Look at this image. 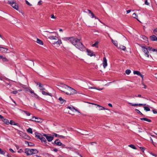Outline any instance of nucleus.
Here are the masks:
<instances>
[{
  "label": "nucleus",
  "instance_id": "obj_32",
  "mask_svg": "<svg viewBox=\"0 0 157 157\" xmlns=\"http://www.w3.org/2000/svg\"><path fill=\"white\" fill-rule=\"evenodd\" d=\"M21 111L22 112H24V113H25L27 116H29L30 115V113L29 112L27 111H25V110H21Z\"/></svg>",
  "mask_w": 157,
  "mask_h": 157
},
{
  "label": "nucleus",
  "instance_id": "obj_10",
  "mask_svg": "<svg viewBox=\"0 0 157 157\" xmlns=\"http://www.w3.org/2000/svg\"><path fill=\"white\" fill-rule=\"evenodd\" d=\"M25 151L28 156L32 155L31 149L26 148L25 149Z\"/></svg>",
  "mask_w": 157,
  "mask_h": 157
},
{
  "label": "nucleus",
  "instance_id": "obj_60",
  "mask_svg": "<svg viewBox=\"0 0 157 157\" xmlns=\"http://www.w3.org/2000/svg\"><path fill=\"white\" fill-rule=\"evenodd\" d=\"M140 149L143 151H144L145 149L144 147H140Z\"/></svg>",
  "mask_w": 157,
  "mask_h": 157
},
{
  "label": "nucleus",
  "instance_id": "obj_39",
  "mask_svg": "<svg viewBox=\"0 0 157 157\" xmlns=\"http://www.w3.org/2000/svg\"><path fill=\"white\" fill-rule=\"evenodd\" d=\"M25 135V138L27 140H29L30 139V137L28 135H27L26 134H24Z\"/></svg>",
  "mask_w": 157,
  "mask_h": 157
},
{
  "label": "nucleus",
  "instance_id": "obj_37",
  "mask_svg": "<svg viewBox=\"0 0 157 157\" xmlns=\"http://www.w3.org/2000/svg\"><path fill=\"white\" fill-rule=\"evenodd\" d=\"M135 111L138 113L140 114L142 116H144V115L139 110L137 109H136Z\"/></svg>",
  "mask_w": 157,
  "mask_h": 157
},
{
  "label": "nucleus",
  "instance_id": "obj_9",
  "mask_svg": "<svg viewBox=\"0 0 157 157\" xmlns=\"http://www.w3.org/2000/svg\"><path fill=\"white\" fill-rule=\"evenodd\" d=\"M102 64L103 67L105 68L107 66V60L105 57H103Z\"/></svg>",
  "mask_w": 157,
  "mask_h": 157
},
{
  "label": "nucleus",
  "instance_id": "obj_56",
  "mask_svg": "<svg viewBox=\"0 0 157 157\" xmlns=\"http://www.w3.org/2000/svg\"><path fill=\"white\" fill-rule=\"evenodd\" d=\"M53 151L55 152H57L58 150L57 148H55L53 150Z\"/></svg>",
  "mask_w": 157,
  "mask_h": 157
},
{
  "label": "nucleus",
  "instance_id": "obj_21",
  "mask_svg": "<svg viewBox=\"0 0 157 157\" xmlns=\"http://www.w3.org/2000/svg\"><path fill=\"white\" fill-rule=\"evenodd\" d=\"M140 119L141 120L146 121L149 122H151V120L146 118H140Z\"/></svg>",
  "mask_w": 157,
  "mask_h": 157
},
{
  "label": "nucleus",
  "instance_id": "obj_64",
  "mask_svg": "<svg viewBox=\"0 0 157 157\" xmlns=\"http://www.w3.org/2000/svg\"><path fill=\"white\" fill-rule=\"evenodd\" d=\"M153 32H157V28L154 30Z\"/></svg>",
  "mask_w": 157,
  "mask_h": 157
},
{
  "label": "nucleus",
  "instance_id": "obj_2",
  "mask_svg": "<svg viewBox=\"0 0 157 157\" xmlns=\"http://www.w3.org/2000/svg\"><path fill=\"white\" fill-rule=\"evenodd\" d=\"M61 85L65 89H66V90L65 91L64 90L63 92L67 94L68 95H73L77 93L76 90L67 85L64 84H62Z\"/></svg>",
  "mask_w": 157,
  "mask_h": 157
},
{
  "label": "nucleus",
  "instance_id": "obj_38",
  "mask_svg": "<svg viewBox=\"0 0 157 157\" xmlns=\"http://www.w3.org/2000/svg\"><path fill=\"white\" fill-rule=\"evenodd\" d=\"M131 72V71L129 69H127L125 71V73L127 75H129Z\"/></svg>",
  "mask_w": 157,
  "mask_h": 157
},
{
  "label": "nucleus",
  "instance_id": "obj_44",
  "mask_svg": "<svg viewBox=\"0 0 157 157\" xmlns=\"http://www.w3.org/2000/svg\"><path fill=\"white\" fill-rule=\"evenodd\" d=\"M25 2H26V3L28 5L30 6H32V4H30L29 2L28 1H27V0H25Z\"/></svg>",
  "mask_w": 157,
  "mask_h": 157
},
{
  "label": "nucleus",
  "instance_id": "obj_22",
  "mask_svg": "<svg viewBox=\"0 0 157 157\" xmlns=\"http://www.w3.org/2000/svg\"><path fill=\"white\" fill-rule=\"evenodd\" d=\"M62 43L61 40H58L57 41L55 42L53 44H55L59 45H60Z\"/></svg>",
  "mask_w": 157,
  "mask_h": 157
},
{
  "label": "nucleus",
  "instance_id": "obj_15",
  "mask_svg": "<svg viewBox=\"0 0 157 157\" xmlns=\"http://www.w3.org/2000/svg\"><path fill=\"white\" fill-rule=\"evenodd\" d=\"M91 104L97 105L98 107V109H99L100 110L105 109L104 107H102V106H101L99 105L94 104V103H91Z\"/></svg>",
  "mask_w": 157,
  "mask_h": 157
},
{
  "label": "nucleus",
  "instance_id": "obj_30",
  "mask_svg": "<svg viewBox=\"0 0 157 157\" xmlns=\"http://www.w3.org/2000/svg\"><path fill=\"white\" fill-rule=\"evenodd\" d=\"M10 124L12 125H16L18 126L19 125L18 124L15 123L12 120H11L10 121Z\"/></svg>",
  "mask_w": 157,
  "mask_h": 157
},
{
  "label": "nucleus",
  "instance_id": "obj_47",
  "mask_svg": "<svg viewBox=\"0 0 157 157\" xmlns=\"http://www.w3.org/2000/svg\"><path fill=\"white\" fill-rule=\"evenodd\" d=\"M54 136H55L56 137H59V135H58L56 133H54Z\"/></svg>",
  "mask_w": 157,
  "mask_h": 157
},
{
  "label": "nucleus",
  "instance_id": "obj_31",
  "mask_svg": "<svg viewBox=\"0 0 157 157\" xmlns=\"http://www.w3.org/2000/svg\"><path fill=\"white\" fill-rule=\"evenodd\" d=\"M98 41H96L94 44H93L92 45V46L93 47H96V48H98Z\"/></svg>",
  "mask_w": 157,
  "mask_h": 157
},
{
  "label": "nucleus",
  "instance_id": "obj_34",
  "mask_svg": "<svg viewBox=\"0 0 157 157\" xmlns=\"http://www.w3.org/2000/svg\"><path fill=\"white\" fill-rule=\"evenodd\" d=\"M27 132H28L32 134L33 133V131L32 129L31 128H29L27 130Z\"/></svg>",
  "mask_w": 157,
  "mask_h": 157
},
{
  "label": "nucleus",
  "instance_id": "obj_14",
  "mask_svg": "<svg viewBox=\"0 0 157 157\" xmlns=\"http://www.w3.org/2000/svg\"><path fill=\"white\" fill-rule=\"evenodd\" d=\"M150 39L151 41H157V37L155 35H152L150 37Z\"/></svg>",
  "mask_w": 157,
  "mask_h": 157
},
{
  "label": "nucleus",
  "instance_id": "obj_18",
  "mask_svg": "<svg viewBox=\"0 0 157 157\" xmlns=\"http://www.w3.org/2000/svg\"><path fill=\"white\" fill-rule=\"evenodd\" d=\"M59 101L60 103L61 104H64L66 102V100L64 99H63L62 97H60L59 98Z\"/></svg>",
  "mask_w": 157,
  "mask_h": 157
},
{
  "label": "nucleus",
  "instance_id": "obj_33",
  "mask_svg": "<svg viewBox=\"0 0 157 157\" xmlns=\"http://www.w3.org/2000/svg\"><path fill=\"white\" fill-rule=\"evenodd\" d=\"M133 73L134 74L137 75H141V73L139 71H133Z\"/></svg>",
  "mask_w": 157,
  "mask_h": 157
},
{
  "label": "nucleus",
  "instance_id": "obj_11",
  "mask_svg": "<svg viewBox=\"0 0 157 157\" xmlns=\"http://www.w3.org/2000/svg\"><path fill=\"white\" fill-rule=\"evenodd\" d=\"M40 140H41L42 143L44 144H45L44 145L45 146H48V145L46 144L47 142V140L44 137H43L42 136V137L41 138Z\"/></svg>",
  "mask_w": 157,
  "mask_h": 157
},
{
  "label": "nucleus",
  "instance_id": "obj_25",
  "mask_svg": "<svg viewBox=\"0 0 157 157\" xmlns=\"http://www.w3.org/2000/svg\"><path fill=\"white\" fill-rule=\"evenodd\" d=\"M2 121L7 124H10L9 120L7 119L4 118H3V119H2Z\"/></svg>",
  "mask_w": 157,
  "mask_h": 157
},
{
  "label": "nucleus",
  "instance_id": "obj_58",
  "mask_svg": "<svg viewBox=\"0 0 157 157\" xmlns=\"http://www.w3.org/2000/svg\"><path fill=\"white\" fill-rule=\"evenodd\" d=\"M59 137H61V138H65V136H63L60 135H59Z\"/></svg>",
  "mask_w": 157,
  "mask_h": 157
},
{
  "label": "nucleus",
  "instance_id": "obj_24",
  "mask_svg": "<svg viewBox=\"0 0 157 157\" xmlns=\"http://www.w3.org/2000/svg\"><path fill=\"white\" fill-rule=\"evenodd\" d=\"M117 48H120L121 49L124 51H126V47L124 46H123L122 45H120L119 46V47L118 48V47H117Z\"/></svg>",
  "mask_w": 157,
  "mask_h": 157
},
{
  "label": "nucleus",
  "instance_id": "obj_29",
  "mask_svg": "<svg viewBox=\"0 0 157 157\" xmlns=\"http://www.w3.org/2000/svg\"><path fill=\"white\" fill-rule=\"evenodd\" d=\"M111 41L112 42V43L115 45L116 46V47H117V48L118 47V43H117V41L116 40H113L112 39L111 40Z\"/></svg>",
  "mask_w": 157,
  "mask_h": 157
},
{
  "label": "nucleus",
  "instance_id": "obj_62",
  "mask_svg": "<svg viewBox=\"0 0 157 157\" xmlns=\"http://www.w3.org/2000/svg\"><path fill=\"white\" fill-rule=\"evenodd\" d=\"M2 119H3V117L2 115H0V119L2 120Z\"/></svg>",
  "mask_w": 157,
  "mask_h": 157
},
{
  "label": "nucleus",
  "instance_id": "obj_52",
  "mask_svg": "<svg viewBox=\"0 0 157 157\" xmlns=\"http://www.w3.org/2000/svg\"><path fill=\"white\" fill-rule=\"evenodd\" d=\"M51 18H52L55 19L56 17L54 16L53 14H52L51 15Z\"/></svg>",
  "mask_w": 157,
  "mask_h": 157
},
{
  "label": "nucleus",
  "instance_id": "obj_23",
  "mask_svg": "<svg viewBox=\"0 0 157 157\" xmlns=\"http://www.w3.org/2000/svg\"><path fill=\"white\" fill-rule=\"evenodd\" d=\"M48 38L51 40H56L58 38L56 36H49Z\"/></svg>",
  "mask_w": 157,
  "mask_h": 157
},
{
  "label": "nucleus",
  "instance_id": "obj_48",
  "mask_svg": "<svg viewBox=\"0 0 157 157\" xmlns=\"http://www.w3.org/2000/svg\"><path fill=\"white\" fill-rule=\"evenodd\" d=\"M145 4L147 5H149V3L148 2L147 0H145Z\"/></svg>",
  "mask_w": 157,
  "mask_h": 157
},
{
  "label": "nucleus",
  "instance_id": "obj_61",
  "mask_svg": "<svg viewBox=\"0 0 157 157\" xmlns=\"http://www.w3.org/2000/svg\"><path fill=\"white\" fill-rule=\"evenodd\" d=\"M35 96V97L36 98L39 99V96L37 95L36 94V95H34Z\"/></svg>",
  "mask_w": 157,
  "mask_h": 157
},
{
  "label": "nucleus",
  "instance_id": "obj_4",
  "mask_svg": "<svg viewBox=\"0 0 157 157\" xmlns=\"http://www.w3.org/2000/svg\"><path fill=\"white\" fill-rule=\"evenodd\" d=\"M43 136L46 137L48 142L52 141L54 139V136H52L51 134H43Z\"/></svg>",
  "mask_w": 157,
  "mask_h": 157
},
{
  "label": "nucleus",
  "instance_id": "obj_16",
  "mask_svg": "<svg viewBox=\"0 0 157 157\" xmlns=\"http://www.w3.org/2000/svg\"><path fill=\"white\" fill-rule=\"evenodd\" d=\"M35 137L37 138V139H39L40 140L41 139L42 136L40 133H38L37 132L35 133Z\"/></svg>",
  "mask_w": 157,
  "mask_h": 157
},
{
  "label": "nucleus",
  "instance_id": "obj_8",
  "mask_svg": "<svg viewBox=\"0 0 157 157\" xmlns=\"http://www.w3.org/2000/svg\"><path fill=\"white\" fill-rule=\"evenodd\" d=\"M86 50L88 55L90 56H95V55L94 54V52L88 49H87Z\"/></svg>",
  "mask_w": 157,
  "mask_h": 157
},
{
  "label": "nucleus",
  "instance_id": "obj_19",
  "mask_svg": "<svg viewBox=\"0 0 157 157\" xmlns=\"http://www.w3.org/2000/svg\"><path fill=\"white\" fill-rule=\"evenodd\" d=\"M32 155L36 154L38 152V151L36 149H31Z\"/></svg>",
  "mask_w": 157,
  "mask_h": 157
},
{
  "label": "nucleus",
  "instance_id": "obj_7",
  "mask_svg": "<svg viewBox=\"0 0 157 157\" xmlns=\"http://www.w3.org/2000/svg\"><path fill=\"white\" fill-rule=\"evenodd\" d=\"M52 144H55L58 146H59L62 145V143L60 142L59 139H56L54 143L52 142Z\"/></svg>",
  "mask_w": 157,
  "mask_h": 157
},
{
  "label": "nucleus",
  "instance_id": "obj_28",
  "mask_svg": "<svg viewBox=\"0 0 157 157\" xmlns=\"http://www.w3.org/2000/svg\"><path fill=\"white\" fill-rule=\"evenodd\" d=\"M62 84H61V86H60V87L59 88V89L61 91L63 92V91L64 90H66V89H65L61 85Z\"/></svg>",
  "mask_w": 157,
  "mask_h": 157
},
{
  "label": "nucleus",
  "instance_id": "obj_51",
  "mask_svg": "<svg viewBox=\"0 0 157 157\" xmlns=\"http://www.w3.org/2000/svg\"><path fill=\"white\" fill-rule=\"evenodd\" d=\"M152 112L154 114H156L157 113V111L155 110H152Z\"/></svg>",
  "mask_w": 157,
  "mask_h": 157
},
{
  "label": "nucleus",
  "instance_id": "obj_49",
  "mask_svg": "<svg viewBox=\"0 0 157 157\" xmlns=\"http://www.w3.org/2000/svg\"><path fill=\"white\" fill-rule=\"evenodd\" d=\"M18 152L19 153H21L23 152V151L22 150L20 149L18 151Z\"/></svg>",
  "mask_w": 157,
  "mask_h": 157
},
{
  "label": "nucleus",
  "instance_id": "obj_59",
  "mask_svg": "<svg viewBox=\"0 0 157 157\" xmlns=\"http://www.w3.org/2000/svg\"><path fill=\"white\" fill-rule=\"evenodd\" d=\"M30 92L31 94H33L34 95H36V94L32 90H30Z\"/></svg>",
  "mask_w": 157,
  "mask_h": 157
},
{
  "label": "nucleus",
  "instance_id": "obj_1",
  "mask_svg": "<svg viewBox=\"0 0 157 157\" xmlns=\"http://www.w3.org/2000/svg\"><path fill=\"white\" fill-rule=\"evenodd\" d=\"M62 39L64 41H68L81 51H83L85 49V47L82 42L80 41V39H78L74 36L65 37L62 38Z\"/></svg>",
  "mask_w": 157,
  "mask_h": 157
},
{
  "label": "nucleus",
  "instance_id": "obj_45",
  "mask_svg": "<svg viewBox=\"0 0 157 157\" xmlns=\"http://www.w3.org/2000/svg\"><path fill=\"white\" fill-rule=\"evenodd\" d=\"M29 146H34V144L31 142H29V144L28 145Z\"/></svg>",
  "mask_w": 157,
  "mask_h": 157
},
{
  "label": "nucleus",
  "instance_id": "obj_43",
  "mask_svg": "<svg viewBox=\"0 0 157 157\" xmlns=\"http://www.w3.org/2000/svg\"><path fill=\"white\" fill-rule=\"evenodd\" d=\"M129 146L134 149H136V147L133 144L130 145H129Z\"/></svg>",
  "mask_w": 157,
  "mask_h": 157
},
{
  "label": "nucleus",
  "instance_id": "obj_17",
  "mask_svg": "<svg viewBox=\"0 0 157 157\" xmlns=\"http://www.w3.org/2000/svg\"><path fill=\"white\" fill-rule=\"evenodd\" d=\"M128 104H130L132 106H137V105H139V106H140V105H146L145 104H133L132 103H130V102H128Z\"/></svg>",
  "mask_w": 157,
  "mask_h": 157
},
{
  "label": "nucleus",
  "instance_id": "obj_63",
  "mask_svg": "<svg viewBox=\"0 0 157 157\" xmlns=\"http://www.w3.org/2000/svg\"><path fill=\"white\" fill-rule=\"evenodd\" d=\"M131 10H127V13H130V12H131Z\"/></svg>",
  "mask_w": 157,
  "mask_h": 157
},
{
  "label": "nucleus",
  "instance_id": "obj_54",
  "mask_svg": "<svg viewBox=\"0 0 157 157\" xmlns=\"http://www.w3.org/2000/svg\"><path fill=\"white\" fill-rule=\"evenodd\" d=\"M9 150L10 151L13 152V153H15V151H14L12 149L10 148L9 149Z\"/></svg>",
  "mask_w": 157,
  "mask_h": 157
},
{
  "label": "nucleus",
  "instance_id": "obj_41",
  "mask_svg": "<svg viewBox=\"0 0 157 157\" xmlns=\"http://www.w3.org/2000/svg\"><path fill=\"white\" fill-rule=\"evenodd\" d=\"M132 17L135 18H136V19L137 20H138L137 18V17H138V16L137 15H136V14L135 13H134L133 14H132Z\"/></svg>",
  "mask_w": 157,
  "mask_h": 157
},
{
  "label": "nucleus",
  "instance_id": "obj_13",
  "mask_svg": "<svg viewBox=\"0 0 157 157\" xmlns=\"http://www.w3.org/2000/svg\"><path fill=\"white\" fill-rule=\"evenodd\" d=\"M37 85H38L40 87V89L41 90H45V89L43 87V85L41 83L39 82L36 83Z\"/></svg>",
  "mask_w": 157,
  "mask_h": 157
},
{
  "label": "nucleus",
  "instance_id": "obj_46",
  "mask_svg": "<svg viewBox=\"0 0 157 157\" xmlns=\"http://www.w3.org/2000/svg\"><path fill=\"white\" fill-rule=\"evenodd\" d=\"M11 93H12L13 94H16L17 93V92L16 90H14V91H13L12 92H11Z\"/></svg>",
  "mask_w": 157,
  "mask_h": 157
},
{
  "label": "nucleus",
  "instance_id": "obj_12",
  "mask_svg": "<svg viewBox=\"0 0 157 157\" xmlns=\"http://www.w3.org/2000/svg\"><path fill=\"white\" fill-rule=\"evenodd\" d=\"M8 49L7 48L0 47V51L2 52H8Z\"/></svg>",
  "mask_w": 157,
  "mask_h": 157
},
{
  "label": "nucleus",
  "instance_id": "obj_27",
  "mask_svg": "<svg viewBox=\"0 0 157 157\" xmlns=\"http://www.w3.org/2000/svg\"><path fill=\"white\" fill-rule=\"evenodd\" d=\"M36 42L37 43L41 45H43V43L42 41L38 38L37 39Z\"/></svg>",
  "mask_w": 157,
  "mask_h": 157
},
{
  "label": "nucleus",
  "instance_id": "obj_3",
  "mask_svg": "<svg viewBox=\"0 0 157 157\" xmlns=\"http://www.w3.org/2000/svg\"><path fill=\"white\" fill-rule=\"evenodd\" d=\"M8 3L14 9L17 10H19V6L15 2L12 1H9Z\"/></svg>",
  "mask_w": 157,
  "mask_h": 157
},
{
  "label": "nucleus",
  "instance_id": "obj_36",
  "mask_svg": "<svg viewBox=\"0 0 157 157\" xmlns=\"http://www.w3.org/2000/svg\"><path fill=\"white\" fill-rule=\"evenodd\" d=\"M144 109L146 111H149L150 110V109L147 107L144 106Z\"/></svg>",
  "mask_w": 157,
  "mask_h": 157
},
{
  "label": "nucleus",
  "instance_id": "obj_5",
  "mask_svg": "<svg viewBox=\"0 0 157 157\" xmlns=\"http://www.w3.org/2000/svg\"><path fill=\"white\" fill-rule=\"evenodd\" d=\"M29 121H32L38 123H41L42 122L43 120L40 118L33 117L32 118V119H30L29 120Z\"/></svg>",
  "mask_w": 157,
  "mask_h": 157
},
{
  "label": "nucleus",
  "instance_id": "obj_50",
  "mask_svg": "<svg viewBox=\"0 0 157 157\" xmlns=\"http://www.w3.org/2000/svg\"><path fill=\"white\" fill-rule=\"evenodd\" d=\"M91 14V16H92V18H93L94 17V13L92 12H91V13H90Z\"/></svg>",
  "mask_w": 157,
  "mask_h": 157
},
{
  "label": "nucleus",
  "instance_id": "obj_35",
  "mask_svg": "<svg viewBox=\"0 0 157 157\" xmlns=\"http://www.w3.org/2000/svg\"><path fill=\"white\" fill-rule=\"evenodd\" d=\"M5 151L3 150H2L0 148V154L1 155H4L5 154Z\"/></svg>",
  "mask_w": 157,
  "mask_h": 157
},
{
  "label": "nucleus",
  "instance_id": "obj_42",
  "mask_svg": "<svg viewBox=\"0 0 157 157\" xmlns=\"http://www.w3.org/2000/svg\"><path fill=\"white\" fill-rule=\"evenodd\" d=\"M141 87L142 88H144V89H146L147 88L146 86L145 85L144 83H142L141 85Z\"/></svg>",
  "mask_w": 157,
  "mask_h": 157
},
{
  "label": "nucleus",
  "instance_id": "obj_55",
  "mask_svg": "<svg viewBox=\"0 0 157 157\" xmlns=\"http://www.w3.org/2000/svg\"><path fill=\"white\" fill-rule=\"evenodd\" d=\"M42 2V1L40 0L38 2V5H41L42 4V3H41Z\"/></svg>",
  "mask_w": 157,
  "mask_h": 157
},
{
  "label": "nucleus",
  "instance_id": "obj_26",
  "mask_svg": "<svg viewBox=\"0 0 157 157\" xmlns=\"http://www.w3.org/2000/svg\"><path fill=\"white\" fill-rule=\"evenodd\" d=\"M67 108L70 109V110L72 111H73L74 110H75L76 111H78V110L77 109H75V108L73 106H68Z\"/></svg>",
  "mask_w": 157,
  "mask_h": 157
},
{
  "label": "nucleus",
  "instance_id": "obj_57",
  "mask_svg": "<svg viewBox=\"0 0 157 157\" xmlns=\"http://www.w3.org/2000/svg\"><path fill=\"white\" fill-rule=\"evenodd\" d=\"M151 51H152L153 52H157V49H156L152 48Z\"/></svg>",
  "mask_w": 157,
  "mask_h": 157
},
{
  "label": "nucleus",
  "instance_id": "obj_40",
  "mask_svg": "<svg viewBox=\"0 0 157 157\" xmlns=\"http://www.w3.org/2000/svg\"><path fill=\"white\" fill-rule=\"evenodd\" d=\"M2 59L3 62H8V60L7 58H6V57H4L3 56L2 58Z\"/></svg>",
  "mask_w": 157,
  "mask_h": 157
},
{
  "label": "nucleus",
  "instance_id": "obj_6",
  "mask_svg": "<svg viewBox=\"0 0 157 157\" xmlns=\"http://www.w3.org/2000/svg\"><path fill=\"white\" fill-rule=\"evenodd\" d=\"M141 47L143 48V51L145 53V56H147V57H149V55L148 54L149 52L147 50V48L145 46H141Z\"/></svg>",
  "mask_w": 157,
  "mask_h": 157
},
{
  "label": "nucleus",
  "instance_id": "obj_53",
  "mask_svg": "<svg viewBox=\"0 0 157 157\" xmlns=\"http://www.w3.org/2000/svg\"><path fill=\"white\" fill-rule=\"evenodd\" d=\"M147 48V50H149V51L151 50L152 48V47H148Z\"/></svg>",
  "mask_w": 157,
  "mask_h": 157
},
{
  "label": "nucleus",
  "instance_id": "obj_20",
  "mask_svg": "<svg viewBox=\"0 0 157 157\" xmlns=\"http://www.w3.org/2000/svg\"><path fill=\"white\" fill-rule=\"evenodd\" d=\"M42 93L44 95H49V96H52V94L51 93H50L48 92H46L45 91H43V90L42 92Z\"/></svg>",
  "mask_w": 157,
  "mask_h": 157
}]
</instances>
